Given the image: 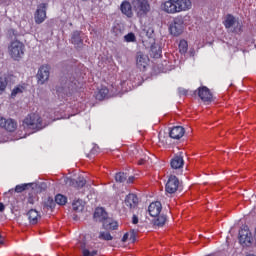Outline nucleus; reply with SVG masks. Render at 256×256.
I'll return each instance as SVG.
<instances>
[{
  "instance_id": "obj_1",
  "label": "nucleus",
  "mask_w": 256,
  "mask_h": 256,
  "mask_svg": "<svg viewBox=\"0 0 256 256\" xmlns=\"http://www.w3.org/2000/svg\"><path fill=\"white\" fill-rule=\"evenodd\" d=\"M75 91H77V79L73 68H70L67 73L61 76L60 82L56 86V93L58 97L65 99V97H71Z\"/></svg>"
},
{
  "instance_id": "obj_2",
  "label": "nucleus",
  "mask_w": 256,
  "mask_h": 256,
  "mask_svg": "<svg viewBox=\"0 0 256 256\" xmlns=\"http://www.w3.org/2000/svg\"><path fill=\"white\" fill-rule=\"evenodd\" d=\"M191 0H168L162 5L165 13H181V11H187L192 7Z\"/></svg>"
},
{
  "instance_id": "obj_3",
  "label": "nucleus",
  "mask_w": 256,
  "mask_h": 256,
  "mask_svg": "<svg viewBox=\"0 0 256 256\" xmlns=\"http://www.w3.org/2000/svg\"><path fill=\"white\" fill-rule=\"evenodd\" d=\"M185 30V17L179 15L173 18L169 25L170 35L173 37H179Z\"/></svg>"
},
{
  "instance_id": "obj_4",
  "label": "nucleus",
  "mask_w": 256,
  "mask_h": 256,
  "mask_svg": "<svg viewBox=\"0 0 256 256\" xmlns=\"http://www.w3.org/2000/svg\"><path fill=\"white\" fill-rule=\"evenodd\" d=\"M24 127L28 129H34L35 131H41L46 125H43V120L37 114L28 115L23 121Z\"/></svg>"
},
{
  "instance_id": "obj_5",
  "label": "nucleus",
  "mask_w": 256,
  "mask_h": 256,
  "mask_svg": "<svg viewBox=\"0 0 256 256\" xmlns=\"http://www.w3.org/2000/svg\"><path fill=\"white\" fill-rule=\"evenodd\" d=\"M224 26L226 29H231V32L236 33L237 35L243 33V24H241L239 19L235 18L232 14L226 15Z\"/></svg>"
},
{
  "instance_id": "obj_6",
  "label": "nucleus",
  "mask_w": 256,
  "mask_h": 256,
  "mask_svg": "<svg viewBox=\"0 0 256 256\" xmlns=\"http://www.w3.org/2000/svg\"><path fill=\"white\" fill-rule=\"evenodd\" d=\"M132 7L137 14V17L142 19L145 17L149 11H151V6L148 0H132Z\"/></svg>"
},
{
  "instance_id": "obj_7",
  "label": "nucleus",
  "mask_w": 256,
  "mask_h": 256,
  "mask_svg": "<svg viewBox=\"0 0 256 256\" xmlns=\"http://www.w3.org/2000/svg\"><path fill=\"white\" fill-rule=\"evenodd\" d=\"M10 55L14 61H19L25 55V44L19 40H14L11 42L9 47Z\"/></svg>"
},
{
  "instance_id": "obj_8",
  "label": "nucleus",
  "mask_w": 256,
  "mask_h": 256,
  "mask_svg": "<svg viewBox=\"0 0 256 256\" xmlns=\"http://www.w3.org/2000/svg\"><path fill=\"white\" fill-rule=\"evenodd\" d=\"M51 67L49 65L40 66L36 78L39 85H45L49 81V75L51 74Z\"/></svg>"
},
{
  "instance_id": "obj_9",
  "label": "nucleus",
  "mask_w": 256,
  "mask_h": 256,
  "mask_svg": "<svg viewBox=\"0 0 256 256\" xmlns=\"http://www.w3.org/2000/svg\"><path fill=\"white\" fill-rule=\"evenodd\" d=\"M47 17V3H41L38 5L37 10L34 14L35 23L41 25Z\"/></svg>"
},
{
  "instance_id": "obj_10",
  "label": "nucleus",
  "mask_w": 256,
  "mask_h": 256,
  "mask_svg": "<svg viewBox=\"0 0 256 256\" xmlns=\"http://www.w3.org/2000/svg\"><path fill=\"white\" fill-rule=\"evenodd\" d=\"M239 243L245 245V247H251L253 245V234L249 229H241L239 231Z\"/></svg>"
},
{
  "instance_id": "obj_11",
  "label": "nucleus",
  "mask_w": 256,
  "mask_h": 256,
  "mask_svg": "<svg viewBox=\"0 0 256 256\" xmlns=\"http://www.w3.org/2000/svg\"><path fill=\"white\" fill-rule=\"evenodd\" d=\"M195 95H198L200 97L201 101L204 103H211L213 101V94L211 93V90L207 88L206 86H201L197 89V91L194 92Z\"/></svg>"
},
{
  "instance_id": "obj_12",
  "label": "nucleus",
  "mask_w": 256,
  "mask_h": 256,
  "mask_svg": "<svg viewBox=\"0 0 256 256\" xmlns=\"http://www.w3.org/2000/svg\"><path fill=\"white\" fill-rule=\"evenodd\" d=\"M83 33L79 30L74 31L71 34V43L75 46L77 51H81L83 49Z\"/></svg>"
},
{
  "instance_id": "obj_13",
  "label": "nucleus",
  "mask_w": 256,
  "mask_h": 256,
  "mask_svg": "<svg viewBox=\"0 0 256 256\" xmlns=\"http://www.w3.org/2000/svg\"><path fill=\"white\" fill-rule=\"evenodd\" d=\"M166 193H176L177 189H179V178L175 175H171L165 186Z\"/></svg>"
},
{
  "instance_id": "obj_14",
  "label": "nucleus",
  "mask_w": 256,
  "mask_h": 256,
  "mask_svg": "<svg viewBox=\"0 0 256 256\" xmlns=\"http://www.w3.org/2000/svg\"><path fill=\"white\" fill-rule=\"evenodd\" d=\"M0 127H2V129H6V131H9L10 133H13V131L17 129V122L13 119L0 118Z\"/></svg>"
},
{
  "instance_id": "obj_15",
  "label": "nucleus",
  "mask_w": 256,
  "mask_h": 256,
  "mask_svg": "<svg viewBox=\"0 0 256 256\" xmlns=\"http://www.w3.org/2000/svg\"><path fill=\"white\" fill-rule=\"evenodd\" d=\"M162 209L163 206L161 205V202H152L148 207V213L151 217H159Z\"/></svg>"
},
{
  "instance_id": "obj_16",
  "label": "nucleus",
  "mask_w": 256,
  "mask_h": 256,
  "mask_svg": "<svg viewBox=\"0 0 256 256\" xmlns=\"http://www.w3.org/2000/svg\"><path fill=\"white\" fill-rule=\"evenodd\" d=\"M85 183H87V181L84 177L81 176H79L77 179L68 178L66 180V185H69L70 187H76V189L85 187Z\"/></svg>"
},
{
  "instance_id": "obj_17",
  "label": "nucleus",
  "mask_w": 256,
  "mask_h": 256,
  "mask_svg": "<svg viewBox=\"0 0 256 256\" xmlns=\"http://www.w3.org/2000/svg\"><path fill=\"white\" fill-rule=\"evenodd\" d=\"M149 63V56L145 55L143 52H137L136 54V65L139 69H145Z\"/></svg>"
},
{
  "instance_id": "obj_18",
  "label": "nucleus",
  "mask_w": 256,
  "mask_h": 256,
  "mask_svg": "<svg viewBox=\"0 0 256 256\" xmlns=\"http://www.w3.org/2000/svg\"><path fill=\"white\" fill-rule=\"evenodd\" d=\"M95 221L105 223L109 219V214L105 211V208H96L94 212Z\"/></svg>"
},
{
  "instance_id": "obj_19",
  "label": "nucleus",
  "mask_w": 256,
  "mask_h": 256,
  "mask_svg": "<svg viewBox=\"0 0 256 256\" xmlns=\"http://www.w3.org/2000/svg\"><path fill=\"white\" fill-rule=\"evenodd\" d=\"M126 207L129 209H135L139 205V198L135 194H128L124 200Z\"/></svg>"
},
{
  "instance_id": "obj_20",
  "label": "nucleus",
  "mask_w": 256,
  "mask_h": 256,
  "mask_svg": "<svg viewBox=\"0 0 256 256\" xmlns=\"http://www.w3.org/2000/svg\"><path fill=\"white\" fill-rule=\"evenodd\" d=\"M183 135H185V128L182 126H174L169 132L171 139H181Z\"/></svg>"
},
{
  "instance_id": "obj_21",
  "label": "nucleus",
  "mask_w": 256,
  "mask_h": 256,
  "mask_svg": "<svg viewBox=\"0 0 256 256\" xmlns=\"http://www.w3.org/2000/svg\"><path fill=\"white\" fill-rule=\"evenodd\" d=\"M120 9L123 15H126V17H133V6L128 1L122 2Z\"/></svg>"
},
{
  "instance_id": "obj_22",
  "label": "nucleus",
  "mask_w": 256,
  "mask_h": 256,
  "mask_svg": "<svg viewBox=\"0 0 256 256\" xmlns=\"http://www.w3.org/2000/svg\"><path fill=\"white\" fill-rule=\"evenodd\" d=\"M27 215H28V219H29L31 225H37V223L39 222V219H41L39 212H37V210H35V209H31L27 213Z\"/></svg>"
},
{
  "instance_id": "obj_23",
  "label": "nucleus",
  "mask_w": 256,
  "mask_h": 256,
  "mask_svg": "<svg viewBox=\"0 0 256 256\" xmlns=\"http://www.w3.org/2000/svg\"><path fill=\"white\" fill-rule=\"evenodd\" d=\"M119 227V224L113 219L108 218L106 221L103 222V228L106 229V231H115Z\"/></svg>"
},
{
  "instance_id": "obj_24",
  "label": "nucleus",
  "mask_w": 256,
  "mask_h": 256,
  "mask_svg": "<svg viewBox=\"0 0 256 256\" xmlns=\"http://www.w3.org/2000/svg\"><path fill=\"white\" fill-rule=\"evenodd\" d=\"M185 161L183 160L182 156H175L171 162L170 165L172 167V169H181V167H183Z\"/></svg>"
},
{
  "instance_id": "obj_25",
  "label": "nucleus",
  "mask_w": 256,
  "mask_h": 256,
  "mask_svg": "<svg viewBox=\"0 0 256 256\" xmlns=\"http://www.w3.org/2000/svg\"><path fill=\"white\" fill-rule=\"evenodd\" d=\"M77 247L78 249H82V255L83 256H95L97 255V250H94V251H89L88 249H86V244H85V241H80L77 243Z\"/></svg>"
},
{
  "instance_id": "obj_26",
  "label": "nucleus",
  "mask_w": 256,
  "mask_h": 256,
  "mask_svg": "<svg viewBox=\"0 0 256 256\" xmlns=\"http://www.w3.org/2000/svg\"><path fill=\"white\" fill-rule=\"evenodd\" d=\"M55 200L53 198L48 197L47 201L42 203L43 211L44 213H47V211H53L55 209Z\"/></svg>"
},
{
  "instance_id": "obj_27",
  "label": "nucleus",
  "mask_w": 256,
  "mask_h": 256,
  "mask_svg": "<svg viewBox=\"0 0 256 256\" xmlns=\"http://www.w3.org/2000/svg\"><path fill=\"white\" fill-rule=\"evenodd\" d=\"M9 84V78L7 76L0 77V95L5 93V89H7V85Z\"/></svg>"
},
{
  "instance_id": "obj_28",
  "label": "nucleus",
  "mask_w": 256,
  "mask_h": 256,
  "mask_svg": "<svg viewBox=\"0 0 256 256\" xmlns=\"http://www.w3.org/2000/svg\"><path fill=\"white\" fill-rule=\"evenodd\" d=\"M73 211H76V213H81L85 209V206L83 205V200H77L72 203Z\"/></svg>"
},
{
  "instance_id": "obj_29",
  "label": "nucleus",
  "mask_w": 256,
  "mask_h": 256,
  "mask_svg": "<svg viewBox=\"0 0 256 256\" xmlns=\"http://www.w3.org/2000/svg\"><path fill=\"white\" fill-rule=\"evenodd\" d=\"M107 95H109V89L107 88H102L98 91V93L96 94V99L98 101H103V99H105L107 97Z\"/></svg>"
},
{
  "instance_id": "obj_30",
  "label": "nucleus",
  "mask_w": 256,
  "mask_h": 256,
  "mask_svg": "<svg viewBox=\"0 0 256 256\" xmlns=\"http://www.w3.org/2000/svg\"><path fill=\"white\" fill-rule=\"evenodd\" d=\"M167 222V216L165 215H158L156 219H154V225L157 227H163L165 223Z\"/></svg>"
},
{
  "instance_id": "obj_31",
  "label": "nucleus",
  "mask_w": 256,
  "mask_h": 256,
  "mask_svg": "<svg viewBox=\"0 0 256 256\" xmlns=\"http://www.w3.org/2000/svg\"><path fill=\"white\" fill-rule=\"evenodd\" d=\"M127 173L124 172H118L115 175V181L116 183H125V181L127 180Z\"/></svg>"
},
{
  "instance_id": "obj_32",
  "label": "nucleus",
  "mask_w": 256,
  "mask_h": 256,
  "mask_svg": "<svg viewBox=\"0 0 256 256\" xmlns=\"http://www.w3.org/2000/svg\"><path fill=\"white\" fill-rule=\"evenodd\" d=\"M55 204L57 205H66L67 204V198L63 194H58L55 196Z\"/></svg>"
},
{
  "instance_id": "obj_33",
  "label": "nucleus",
  "mask_w": 256,
  "mask_h": 256,
  "mask_svg": "<svg viewBox=\"0 0 256 256\" xmlns=\"http://www.w3.org/2000/svg\"><path fill=\"white\" fill-rule=\"evenodd\" d=\"M123 29L121 25L117 24L112 28V33L115 37H123Z\"/></svg>"
},
{
  "instance_id": "obj_34",
  "label": "nucleus",
  "mask_w": 256,
  "mask_h": 256,
  "mask_svg": "<svg viewBox=\"0 0 256 256\" xmlns=\"http://www.w3.org/2000/svg\"><path fill=\"white\" fill-rule=\"evenodd\" d=\"M124 41H126V43H135V41H137V37L135 36V33L130 32L124 36Z\"/></svg>"
},
{
  "instance_id": "obj_35",
  "label": "nucleus",
  "mask_w": 256,
  "mask_h": 256,
  "mask_svg": "<svg viewBox=\"0 0 256 256\" xmlns=\"http://www.w3.org/2000/svg\"><path fill=\"white\" fill-rule=\"evenodd\" d=\"M99 239H103V241H113V236L109 232H100Z\"/></svg>"
},
{
  "instance_id": "obj_36",
  "label": "nucleus",
  "mask_w": 256,
  "mask_h": 256,
  "mask_svg": "<svg viewBox=\"0 0 256 256\" xmlns=\"http://www.w3.org/2000/svg\"><path fill=\"white\" fill-rule=\"evenodd\" d=\"M151 55L154 59H159L161 57V48H157L155 46L151 47Z\"/></svg>"
},
{
  "instance_id": "obj_37",
  "label": "nucleus",
  "mask_w": 256,
  "mask_h": 256,
  "mask_svg": "<svg viewBox=\"0 0 256 256\" xmlns=\"http://www.w3.org/2000/svg\"><path fill=\"white\" fill-rule=\"evenodd\" d=\"M189 47V44H187V41L185 40H181L180 43H179V51L180 53L182 54H185V52L187 51Z\"/></svg>"
},
{
  "instance_id": "obj_38",
  "label": "nucleus",
  "mask_w": 256,
  "mask_h": 256,
  "mask_svg": "<svg viewBox=\"0 0 256 256\" xmlns=\"http://www.w3.org/2000/svg\"><path fill=\"white\" fill-rule=\"evenodd\" d=\"M28 187H31V184H22V185H17L15 187V192L16 193H23V191H26Z\"/></svg>"
},
{
  "instance_id": "obj_39",
  "label": "nucleus",
  "mask_w": 256,
  "mask_h": 256,
  "mask_svg": "<svg viewBox=\"0 0 256 256\" xmlns=\"http://www.w3.org/2000/svg\"><path fill=\"white\" fill-rule=\"evenodd\" d=\"M19 93H23V87H16L12 90L11 97L12 99H15Z\"/></svg>"
},
{
  "instance_id": "obj_40",
  "label": "nucleus",
  "mask_w": 256,
  "mask_h": 256,
  "mask_svg": "<svg viewBox=\"0 0 256 256\" xmlns=\"http://www.w3.org/2000/svg\"><path fill=\"white\" fill-rule=\"evenodd\" d=\"M146 35L148 36V39H153L155 37V31L153 28H148L146 31Z\"/></svg>"
},
{
  "instance_id": "obj_41",
  "label": "nucleus",
  "mask_w": 256,
  "mask_h": 256,
  "mask_svg": "<svg viewBox=\"0 0 256 256\" xmlns=\"http://www.w3.org/2000/svg\"><path fill=\"white\" fill-rule=\"evenodd\" d=\"M8 35L9 37H11V39L16 38L17 37V31L15 29H10L8 30Z\"/></svg>"
},
{
  "instance_id": "obj_42",
  "label": "nucleus",
  "mask_w": 256,
  "mask_h": 256,
  "mask_svg": "<svg viewBox=\"0 0 256 256\" xmlns=\"http://www.w3.org/2000/svg\"><path fill=\"white\" fill-rule=\"evenodd\" d=\"M136 233H135V230H132L131 232H130V235H129V239H130V241H132V243H135V241H136Z\"/></svg>"
},
{
  "instance_id": "obj_43",
  "label": "nucleus",
  "mask_w": 256,
  "mask_h": 256,
  "mask_svg": "<svg viewBox=\"0 0 256 256\" xmlns=\"http://www.w3.org/2000/svg\"><path fill=\"white\" fill-rule=\"evenodd\" d=\"M38 189H39L40 191H46V190H47V183H45V182L40 183V184L38 185Z\"/></svg>"
},
{
  "instance_id": "obj_44",
  "label": "nucleus",
  "mask_w": 256,
  "mask_h": 256,
  "mask_svg": "<svg viewBox=\"0 0 256 256\" xmlns=\"http://www.w3.org/2000/svg\"><path fill=\"white\" fill-rule=\"evenodd\" d=\"M132 223H133V225H137V223H139V217H137V215H133Z\"/></svg>"
},
{
  "instance_id": "obj_45",
  "label": "nucleus",
  "mask_w": 256,
  "mask_h": 256,
  "mask_svg": "<svg viewBox=\"0 0 256 256\" xmlns=\"http://www.w3.org/2000/svg\"><path fill=\"white\" fill-rule=\"evenodd\" d=\"M127 239H129V233H125L122 237V243H126Z\"/></svg>"
},
{
  "instance_id": "obj_46",
  "label": "nucleus",
  "mask_w": 256,
  "mask_h": 256,
  "mask_svg": "<svg viewBox=\"0 0 256 256\" xmlns=\"http://www.w3.org/2000/svg\"><path fill=\"white\" fill-rule=\"evenodd\" d=\"M133 181H135V177L134 176H129L127 183H133Z\"/></svg>"
},
{
  "instance_id": "obj_47",
  "label": "nucleus",
  "mask_w": 256,
  "mask_h": 256,
  "mask_svg": "<svg viewBox=\"0 0 256 256\" xmlns=\"http://www.w3.org/2000/svg\"><path fill=\"white\" fill-rule=\"evenodd\" d=\"M5 211V204L0 202V213H3Z\"/></svg>"
},
{
  "instance_id": "obj_48",
  "label": "nucleus",
  "mask_w": 256,
  "mask_h": 256,
  "mask_svg": "<svg viewBox=\"0 0 256 256\" xmlns=\"http://www.w3.org/2000/svg\"><path fill=\"white\" fill-rule=\"evenodd\" d=\"M28 203H30L31 205L35 203L32 196H29Z\"/></svg>"
},
{
  "instance_id": "obj_49",
  "label": "nucleus",
  "mask_w": 256,
  "mask_h": 256,
  "mask_svg": "<svg viewBox=\"0 0 256 256\" xmlns=\"http://www.w3.org/2000/svg\"><path fill=\"white\" fill-rule=\"evenodd\" d=\"M138 165H145V159H140L138 161Z\"/></svg>"
},
{
  "instance_id": "obj_50",
  "label": "nucleus",
  "mask_w": 256,
  "mask_h": 256,
  "mask_svg": "<svg viewBox=\"0 0 256 256\" xmlns=\"http://www.w3.org/2000/svg\"><path fill=\"white\" fill-rule=\"evenodd\" d=\"M5 242H4V240H3V236H1V234H0V245H3Z\"/></svg>"
},
{
  "instance_id": "obj_51",
  "label": "nucleus",
  "mask_w": 256,
  "mask_h": 256,
  "mask_svg": "<svg viewBox=\"0 0 256 256\" xmlns=\"http://www.w3.org/2000/svg\"><path fill=\"white\" fill-rule=\"evenodd\" d=\"M9 193H13V190H9Z\"/></svg>"
},
{
  "instance_id": "obj_52",
  "label": "nucleus",
  "mask_w": 256,
  "mask_h": 256,
  "mask_svg": "<svg viewBox=\"0 0 256 256\" xmlns=\"http://www.w3.org/2000/svg\"><path fill=\"white\" fill-rule=\"evenodd\" d=\"M82 1H85V2H87V1H89V0H82Z\"/></svg>"
}]
</instances>
